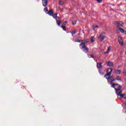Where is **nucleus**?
<instances>
[{
    "mask_svg": "<svg viewBox=\"0 0 126 126\" xmlns=\"http://www.w3.org/2000/svg\"><path fill=\"white\" fill-rule=\"evenodd\" d=\"M112 71H113V69L112 68H109L107 70V72L105 75H104V77H105V78L106 79H107L108 82H110V83H112V82H114V81H115V79H113L112 81L110 80V79H111V78H114V77H113V76H111V74H112Z\"/></svg>",
    "mask_w": 126,
    "mask_h": 126,
    "instance_id": "1",
    "label": "nucleus"
},
{
    "mask_svg": "<svg viewBox=\"0 0 126 126\" xmlns=\"http://www.w3.org/2000/svg\"><path fill=\"white\" fill-rule=\"evenodd\" d=\"M98 40H100V41H104L105 39H106V33L105 32H101L99 36L98 37Z\"/></svg>",
    "mask_w": 126,
    "mask_h": 126,
    "instance_id": "2",
    "label": "nucleus"
},
{
    "mask_svg": "<svg viewBox=\"0 0 126 126\" xmlns=\"http://www.w3.org/2000/svg\"><path fill=\"white\" fill-rule=\"evenodd\" d=\"M111 84L112 85L111 87H112L113 88H114L116 91H117V90H118V89H122V87L119 85V84H114V83H112Z\"/></svg>",
    "mask_w": 126,
    "mask_h": 126,
    "instance_id": "3",
    "label": "nucleus"
},
{
    "mask_svg": "<svg viewBox=\"0 0 126 126\" xmlns=\"http://www.w3.org/2000/svg\"><path fill=\"white\" fill-rule=\"evenodd\" d=\"M116 24H117L118 28L120 29V27L121 26V27H124V23H123V22L120 21H117L115 22Z\"/></svg>",
    "mask_w": 126,
    "mask_h": 126,
    "instance_id": "4",
    "label": "nucleus"
},
{
    "mask_svg": "<svg viewBox=\"0 0 126 126\" xmlns=\"http://www.w3.org/2000/svg\"><path fill=\"white\" fill-rule=\"evenodd\" d=\"M118 42L121 46H124V41H123V37L122 36L118 37Z\"/></svg>",
    "mask_w": 126,
    "mask_h": 126,
    "instance_id": "5",
    "label": "nucleus"
},
{
    "mask_svg": "<svg viewBox=\"0 0 126 126\" xmlns=\"http://www.w3.org/2000/svg\"><path fill=\"white\" fill-rule=\"evenodd\" d=\"M80 46H81L83 49H84V51H86V52H88L89 51V49L86 47V45L84 44H80Z\"/></svg>",
    "mask_w": 126,
    "mask_h": 126,
    "instance_id": "6",
    "label": "nucleus"
},
{
    "mask_svg": "<svg viewBox=\"0 0 126 126\" xmlns=\"http://www.w3.org/2000/svg\"><path fill=\"white\" fill-rule=\"evenodd\" d=\"M116 92L118 97H119V96L120 97L121 95H122V93H123V91L121 90V89H118L116 91Z\"/></svg>",
    "mask_w": 126,
    "mask_h": 126,
    "instance_id": "7",
    "label": "nucleus"
},
{
    "mask_svg": "<svg viewBox=\"0 0 126 126\" xmlns=\"http://www.w3.org/2000/svg\"><path fill=\"white\" fill-rule=\"evenodd\" d=\"M48 14L50 16H54V10L53 9H50L48 12Z\"/></svg>",
    "mask_w": 126,
    "mask_h": 126,
    "instance_id": "8",
    "label": "nucleus"
},
{
    "mask_svg": "<svg viewBox=\"0 0 126 126\" xmlns=\"http://www.w3.org/2000/svg\"><path fill=\"white\" fill-rule=\"evenodd\" d=\"M102 64H103V63H97L96 64L97 68L98 69L102 68V67H103V66L102 65Z\"/></svg>",
    "mask_w": 126,
    "mask_h": 126,
    "instance_id": "9",
    "label": "nucleus"
},
{
    "mask_svg": "<svg viewBox=\"0 0 126 126\" xmlns=\"http://www.w3.org/2000/svg\"><path fill=\"white\" fill-rule=\"evenodd\" d=\"M42 5L46 7L48 5V0H42Z\"/></svg>",
    "mask_w": 126,
    "mask_h": 126,
    "instance_id": "10",
    "label": "nucleus"
},
{
    "mask_svg": "<svg viewBox=\"0 0 126 126\" xmlns=\"http://www.w3.org/2000/svg\"><path fill=\"white\" fill-rule=\"evenodd\" d=\"M121 73H122V70H118V69L114 70V73H115V74H121Z\"/></svg>",
    "mask_w": 126,
    "mask_h": 126,
    "instance_id": "11",
    "label": "nucleus"
},
{
    "mask_svg": "<svg viewBox=\"0 0 126 126\" xmlns=\"http://www.w3.org/2000/svg\"><path fill=\"white\" fill-rule=\"evenodd\" d=\"M107 63V66H114V63L111 62H106Z\"/></svg>",
    "mask_w": 126,
    "mask_h": 126,
    "instance_id": "12",
    "label": "nucleus"
},
{
    "mask_svg": "<svg viewBox=\"0 0 126 126\" xmlns=\"http://www.w3.org/2000/svg\"><path fill=\"white\" fill-rule=\"evenodd\" d=\"M91 43H94V42H95V38L94 36H92L91 37Z\"/></svg>",
    "mask_w": 126,
    "mask_h": 126,
    "instance_id": "13",
    "label": "nucleus"
},
{
    "mask_svg": "<svg viewBox=\"0 0 126 126\" xmlns=\"http://www.w3.org/2000/svg\"><path fill=\"white\" fill-rule=\"evenodd\" d=\"M56 21L57 25H58V26H61V24H62V21H60L58 20H57Z\"/></svg>",
    "mask_w": 126,
    "mask_h": 126,
    "instance_id": "14",
    "label": "nucleus"
},
{
    "mask_svg": "<svg viewBox=\"0 0 126 126\" xmlns=\"http://www.w3.org/2000/svg\"><path fill=\"white\" fill-rule=\"evenodd\" d=\"M88 57L89 58V59H92V58H93L94 57V55L93 54L92 55H88Z\"/></svg>",
    "mask_w": 126,
    "mask_h": 126,
    "instance_id": "15",
    "label": "nucleus"
},
{
    "mask_svg": "<svg viewBox=\"0 0 126 126\" xmlns=\"http://www.w3.org/2000/svg\"><path fill=\"white\" fill-rule=\"evenodd\" d=\"M120 98H126V94H121L120 95Z\"/></svg>",
    "mask_w": 126,
    "mask_h": 126,
    "instance_id": "16",
    "label": "nucleus"
},
{
    "mask_svg": "<svg viewBox=\"0 0 126 126\" xmlns=\"http://www.w3.org/2000/svg\"><path fill=\"white\" fill-rule=\"evenodd\" d=\"M119 30L121 32V33H125V30H124V29L119 28Z\"/></svg>",
    "mask_w": 126,
    "mask_h": 126,
    "instance_id": "17",
    "label": "nucleus"
},
{
    "mask_svg": "<svg viewBox=\"0 0 126 126\" xmlns=\"http://www.w3.org/2000/svg\"><path fill=\"white\" fill-rule=\"evenodd\" d=\"M61 27L64 30V31H66V27H65V26H62Z\"/></svg>",
    "mask_w": 126,
    "mask_h": 126,
    "instance_id": "18",
    "label": "nucleus"
},
{
    "mask_svg": "<svg viewBox=\"0 0 126 126\" xmlns=\"http://www.w3.org/2000/svg\"><path fill=\"white\" fill-rule=\"evenodd\" d=\"M98 71L100 75H104V72H103V71L102 70H99Z\"/></svg>",
    "mask_w": 126,
    "mask_h": 126,
    "instance_id": "19",
    "label": "nucleus"
},
{
    "mask_svg": "<svg viewBox=\"0 0 126 126\" xmlns=\"http://www.w3.org/2000/svg\"><path fill=\"white\" fill-rule=\"evenodd\" d=\"M88 42H89V39H87L84 41V43H81V44H84V45H85V44H87V43H88Z\"/></svg>",
    "mask_w": 126,
    "mask_h": 126,
    "instance_id": "20",
    "label": "nucleus"
},
{
    "mask_svg": "<svg viewBox=\"0 0 126 126\" xmlns=\"http://www.w3.org/2000/svg\"><path fill=\"white\" fill-rule=\"evenodd\" d=\"M116 80L121 81V80H122V78H121V77H120V76H117L116 77Z\"/></svg>",
    "mask_w": 126,
    "mask_h": 126,
    "instance_id": "21",
    "label": "nucleus"
},
{
    "mask_svg": "<svg viewBox=\"0 0 126 126\" xmlns=\"http://www.w3.org/2000/svg\"><path fill=\"white\" fill-rule=\"evenodd\" d=\"M55 19H57V17H58V13H56L54 15L52 16Z\"/></svg>",
    "mask_w": 126,
    "mask_h": 126,
    "instance_id": "22",
    "label": "nucleus"
},
{
    "mask_svg": "<svg viewBox=\"0 0 126 126\" xmlns=\"http://www.w3.org/2000/svg\"><path fill=\"white\" fill-rule=\"evenodd\" d=\"M110 50H111V47H109L107 48V51L105 52L104 54H107V53H109V51H110Z\"/></svg>",
    "mask_w": 126,
    "mask_h": 126,
    "instance_id": "23",
    "label": "nucleus"
},
{
    "mask_svg": "<svg viewBox=\"0 0 126 126\" xmlns=\"http://www.w3.org/2000/svg\"><path fill=\"white\" fill-rule=\"evenodd\" d=\"M72 36H73V34H76V30H74L71 32Z\"/></svg>",
    "mask_w": 126,
    "mask_h": 126,
    "instance_id": "24",
    "label": "nucleus"
},
{
    "mask_svg": "<svg viewBox=\"0 0 126 126\" xmlns=\"http://www.w3.org/2000/svg\"><path fill=\"white\" fill-rule=\"evenodd\" d=\"M96 28H99V26H94V28H93V30H95V29H96Z\"/></svg>",
    "mask_w": 126,
    "mask_h": 126,
    "instance_id": "25",
    "label": "nucleus"
},
{
    "mask_svg": "<svg viewBox=\"0 0 126 126\" xmlns=\"http://www.w3.org/2000/svg\"><path fill=\"white\" fill-rule=\"evenodd\" d=\"M64 2H63V1H60L59 4L61 5H63Z\"/></svg>",
    "mask_w": 126,
    "mask_h": 126,
    "instance_id": "26",
    "label": "nucleus"
},
{
    "mask_svg": "<svg viewBox=\"0 0 126 126\" xmlns=\"http://www.w3.org/2000/svg\"><path fill=\"white\" fill-rule=\"evenodd\" d=\"M77 22V21H76V20L72 22V25H76V23Z\"/></svg>",
    "mask_w": 126,
    "mask_h": 126,
    "instance_id": "27",
    "label": "nucleus"
},
{
    "mask_svg": "<svg viewBox=\"0 0 126 126\" xmlns=\"http://www.w3.org/2000/svg\"><path fill=\"white\" fill-rule=\"evenodd\" d=\"M44 11H45V12H47L49 11V10H48V7H46L44 9Z\"/></svg>",
    "mask_w": 126,
    "mask_h": 126,
    "instance_id": "28",
    "label": "nucleus"
},
{
    "mask_svg": "<svg viewBox=\"0 0 126 126\" xmlns=\"http://www.w3.org/2000/svg\"><path fill=\"white\" fill-rule=\"evenodd\" d=\"M96 1H97V2H101L102 1V0H96Z\"/></svg>",
    "mask_w": 126,
    "mask_h": 126,
    "instance_id": "29",
    "label": "nucleus"
},
{
    "mask_svg": "<svg viewBox=\"0 0 126 126\" xmlns=\"http://www.w3.org/2000/svg\"><path fill=\"white\" fill-rule=\"evenodd\" d=\"M66 23H67V21H65V22H64L63 23V24L64 25H65V24H66Z\"/></svg>",
    "mask_w": 126,
    "mask_h": 126,
    "instance_id": "30",
    "label": "nucleus"
},
{
    "mask_svg": "<svg viewBox=\"0 0 126 126\" xmlns=\"http://www.w3.org/2000/svg\"><path fill=\"white\" fill-rule=\"evenodd\" d=\"M122 66L121 65H119L118 66L117 68H120Z\"/></svg>",
    "mask_w": 126,
    "mask_h": 126,
    "instance_id": "31",
    "label": "nucleus"
},
{
    "mask_svg": "<svg viewBox=\"0 0 126 126\" xmlns=\"http://www.w3.org/2000/svg\"><path fill=\"white\" fill-rule=\"evenodd\" d=\"M76 42H77L78 43H80L81 41L80 40H77Z\"/></svg>",
    "mask_w": 126,
    "mask_h": 126,
    "instance_id": "32",
    "label": "nucleus"
},
{
    "mask_svg": "<svg viewBox=\"0 0 126 126\" xmlns=\"http://www.w3.org/2000/svg\"><path fill=\"white\" fill-rule=\"evenodd\" d=\"M123 34H126V31H124V32H123Z\"/></svg>",
    "mask_w": 126,
    "mask_h": 126,
    "instance_id": "33",
    "label": "nucleus"
},
{
    "mask_svg": "<svg viewBox=\"0 0 126 126\" xmlns=\"http://www.w3.org/2000/svg\"><path fill=\"white\" fill-rule=\"evenodd\" d=\"M110 81H113V79H112V78H110Z\"/></svg>",
    "mask_w": 126,
    "mask_h": 126,
    "instance_id": "34",
    "label": "nucleus"
},
{
    "mask_svg": "<svg viewBox=\"0 0 126 126\" xmlns=\"http://www.w3.org/2000/svg\"><path fill=\"white\" fill-rule=\"evenodd\" d=\"M57 18H58V19H60V17H56V19H57Z\"/></svg>",
    "mask_w": 126,
    "mask_h": 126,
    "instance_id": "35",
    "label": "nucleus"
},
{
    "mask_svg": "<svg viewBox=\"0 0 126 126\" xmlns=\"http://www.w3.org/2000/svg\"><path fill=\"white\" fill-rule=\"evenodd\" d=\"M125 81H126V79H125Z\"/></svg>",
    "mask_w": 126,
    "mask_h": 126,
    "instance_id": "36",
    "label": "nucleus"
},
{
    "mask_svg": "<svg viewBox=\"0 0 126 126\" xmlns=\"http://www.w3.org/2000/svg\"><path fill=\"white\" fill-rule=\"evenodd\" d=\"M125 55H126V52L125 53Z\"/></svg>",
    "mask_w": 126,
    "mask_h": 126,
    "instance_id": "37",
    "label": "nucleus"
}]
</instances>
